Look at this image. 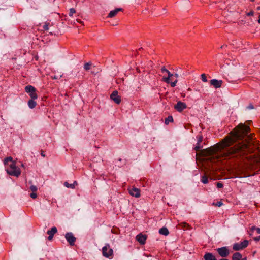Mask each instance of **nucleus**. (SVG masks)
I'll list each match as a JSON object with an SVG mask.
<instances>
[{
    "label": "nucleus",
    "instance_id": "1",
    "mask_svg": "<svg viewBox=\"0 0 260 260\" xmlns=\"http://www.w3.org/2000/svg\"><path fill=\"white\" fill-rule=\"evenodd\" d=\"M249 132L248 126L240 123L230 133V136L222 140L220 146L214 145L202 149L197 155L205 157L208 163H215L219 159L218 151L220 149H223L228 155L233 157L244 154L248 149Z\"/></svg>",
    "mask_w": 260,
    "mask_h": 260
},
{
    "label": "nucleus",
    "instance_id": "2",
    "mask_svg": "<svg viewBox=\"0 0 260 260\" xmlns=\"http://www.w3.org/2000/svg\"><path fill=\"white\" fill-rule=\"evenodd\" d=\"M4 162L5 165L7 166L6 171L9 175L16 177H18L20 175L21 171L16 166V163L13 161L12 157H6L4 159Z\"/></svg>",
    "mask_w": 260,
    "mask_h": 260
},
{
    "label": "nucleus",
    "instance_id": "3",
    "mask_svg": "<svg viewBox=\"0 0 260 260\" xmlns=\"http://www.w3.org/2000/svg\"><path fill=\"white\" fill-rule=\"evenodd\" d=\"M25 90L32 99H37L38 98L37 94L36 93V88L31 85H27L25 88Z\"/></svg>",
    "mask_w": 260,
    "mask_h": 260
},
{
    "label": "nucleus",
    "instance_id": "4",
    "mask_svg": "<svg viewBox=\"0 0 260 260\" xmlns=\"http://www.w3.org/2000/svg\"><path fill=\"white\" fill-rule=\"evenodd\" d=\"M248 244V241L247 240H244L242 242L239 243H236L233 245V249L235 251H239L246 248Z\"/></svg>",
    "mask_w": 260,
    "mask_h": 260
},
{
    "label": "nucleus",
    "instance_id": "5",
    "mask_svg": "<svg viewBox=\"0 0 260 260\" xmlns=\"http://www.w3.org/2000/svg\"><path fill=\"white\" fill-rule=\"evenodd\" d=\"M216 250L219 255L223 258L228 257L230 254L229 250L227 247L218 248Z\"/></svg>",
    "mask_w": 260,
    "mask_h": 260
},
{
    "label": "nucleus",
    "instance_id": "6",
    "mask_svg": "<svg viewBox=\"0 0 260 260\" xmlns=\"http://www.w3.org/2000/svg\"><path fill=\"white\" fill-rule=\"evenodd\" d=\"M102 253L104 256L109 257L113 254V250L110 248L108 244L105 245L102 248Z\"/></svg>",
    "mask_w": 260,
    "mask_h": 260
},
{
    "label": "nucleus",
    "instance_id": "7",
    "mask_svg": "<svg viewBox=\"0 0 260 260\" xmlns=\"http://www.w3.org/2000/svg\"><path fill=\"white\" fill-rule=\"evenodd\" d=\"M65 238L67 241L69 243L70 245L73 246L76 240V238L71 232L67 233L65 235Z\"/></svg>",
    "mask_w": 260,
    "mask_h": 260
},
{
    "label": "nucleus",
    "instance_id": "8",
    "mask_svg": "<svg viewBox=\"0 0 260 260\" xmlns=\"http://www.w3.org/2000/svg\"><path fill=\"white\" fill-rule=\"evenodd\" d=\"M110 98L116 104H119L121 102L120 97L118 95L117 90H114L112 92L110 95Z\"/></svg>",
    "mask_w": 260,
    "mask_h": 260
},
{
    "label": "nucleus",
    "instance_id": "9",
    "mask_svg": "<svg viewBox=\"0 0 260 260\" xmlns=\"http://www.w3.org/2000/svg\"><path fill=\"white\" fill-rule=\"evenodd\" d=\"M185 103L181 101H178L177 104L174 106V108L178 112H181L183 110L186 108Z\"/></svg>",
    "mask_w": 260,
    "mask_h": 260
},
{
    "label": "nucleus",
    "instance_id": "10",
    "mask_svg": "<svg viewBox=\"0 0 260 260\" xmlns=\"http://www.w3.org/2000/svg\"><path fill=\"white\" fill-rule=\"evenodd\" d=\"M197 138L198 139V142L196 147L194 148V149L198 151L203 147V145H201V143L203 141V137L202 135H199L197 136Z\"/></svg>",
    "mask_w": 260,
    "mask_h": 260
},
{
    "label": "nucleus",
    "instance_id": "11",
    "mask_svg": "<svg viewBox=\"0 0 260 260\" xmlns=\"http://www.w3.org/2000/svg\"><path fill=\"white\" fill-rule=\"evenodd\" d=\"M129 193L131 196L136 198H139L140 196V189L136 187H133L132 189H129Z\"/></svg>",
    "mask_w": 260,
    "mask_h": 260
},
{
    "label": "nucleus",
    "instance_id": "12",
    "mask_svg": "<svg viewBox=\"0 0 260 260\" xmlns=\"http://www.w3.org/2000/svg\"><path fill=\"white\" fill-rule=\"evenodd\" d=\"M136 239L141 245H144L146 242L147 236L145 235L139 234L136 236Z\"/></svg>",
    "mask_w": 260,
    "mask_h": 260
},
{
    "label": "nucleus",
    "instance_id": "13",
    "mask_svg": "<svg viewBox=\"0 0 260 260\" xmlns=\"http://www.w3.org/2000/svg\"><path fill=\"white\" fill-rule=\"evenodd\" d=\"M223 83L222 80H218L217 79H212L210 81L211 85L213 86L215 88H220Z\"/></svg>",
    "mask_w": 260,
    "mask_h": 260
},
{
    "label": "nucleus",
    "instance_id": "14",
    "mask_svg": "<svg viewBox=\"0 0 260 260\" xmlns=\"http://www.w3.org/2000/svg\"><path fill=\"white\" fill-rule=\"evenodd\" d=\"M57 232V228L55 226L52 227L50 230L47 232V234L49 235L48 240L50 241L52 239L53 235Z\"/></svg>",
    "mask_w": 260,
    "mask_h": 260
},
{
    "label": "nucleus",
    "instance_id": "15",
    "mask_svg": "<svg viewBox=\"0 0 260 260\" xmlns=\"http://www.w3.org/2000/svg\"><path fill=\"white\" fill-rule=\"evenodd\" d=\"M204 258L205 260H217L214 255L211 253H206L204 256Z\"/></svg>",
    "mask_w": 260,
    "mask_h": 260
},
{
    "label": "nucleus",
    "instance_id": "16",
    "mask_svg": "<svg viewBox=\"0 0 260 260\" xmlns=\"http://www.w3.org/2000/svg\"><path fill=\"white\" fill-rule=\"evenodd\" d=\"M121 10L122 9L121 8H116L114 10L111 11L109 13L108 17H113L115 16L117 14V13Z\"/></svg>",
    "mask_w": 260,
    "mask_h": 260
},
{
    "label": "nucleus",
    "instance_id": "17",
    "mask_svg": "<svg viewBox=\"0 0 260 260\" xmlns=\"http://www.w3.org/2000/svg\"><path fill=\"white\" fill-rule=\"evenodd\" d=\"M159 233L165 236H167L169 234V232L168 230V229L166 227H162L159 230Z\"/></svg>",
    "mask_w": 260,
    "mask_h": 260
},
{
    "label": "nucleus",
    "instance_id": "18",
    "mask_svg": "<svg viewBox=\"0 0 260 260\" xmlns=\"http://www.w3.org/2000/svg\"><path fill=\"white\" fill-rule=\"evenodd\" d=\"M167 74H168L167 77H163V81L167 83H170V79L171 77H172L173 76V74H171L169 71L168 72Z\"/></svg>",
    "mask_w": 260,
    "mask_h": 260
},
{
    "label": "nucleus",
    "instance_id": "19",
    "mask_svg": "<svg viewBox=\"0 0 260 260\" xmlns=\"http://www.w3.org/2000/svg\"><path fill=\"white\" fill-rule=\"evenodd\" d=\"M242 257V255L239 252H236L232 256V260H241Z\"/></svg>",
    "mask_w": 260,
    "mask_h": 260
},
{
    "label": "nucleus",
    "instance_id": "20",
    "mask_svg": "<svg viewBox=\"0 0 260 260\" xmlns=\"http://www.w3.org/2000/svg\"><path fill=\"white\" fill-rule=\"evenodd\" d=\"M34 100L35 99H31L30 100L28 101V107L30 108V109H33L35 107V106H36L37 105V103L35 101H34Z\"/></svg>",
    "mask_w": 260,
    "mask_h": 260
},
{
    "label": "nucleus",
    "instance_id": "21",
    "mask_svg": "<svg viewBox=\"0 0 260 260\" xmlns=\"http://www.w3.org/2000/svg\"><path fill=\"white\" fill-rule=\"evenodd\" d=\"M173 120V117L172 116H169L167 118L165 119V123L166 124H168L170 122H172Z\"/></svg>",
    "mask_w": 260,
    "mask_h": 260
},
{
    "label": "nucleus",
    "instance_id": "22",
    "mask_svg": "<svg viewBox=\"0 0 260 260\" xmlns=\"http://www.w3.org/2000/svg\"><path fill=\"white\" fill-rule=\"evenodd\" d=\"M63 185L64 186H66L67 188H70L72 189H74V184H70L68 182L66 181L64 182Z\"/></svg>",
    "mask_w": 260,
    "mask_h": 260
},
{
    "label": "nucleus",
    "instance_id": "23",
    "mask_svg": "<svg viewBox=\"0 0 260 260\" xmlns=\"http://www.w3.org/2000/svg\"><path fill=\"white\" fill-rule=\"evenodd\" d=\"M250 231L252 232L255 231L257 234H260V228H256L255 226H253L251 228Z\"/></svg>",
    "mask_w": 260,
    "mask_h": 260
},
{
    "label": "nucleus",
    "instance_id": "24",
    "mask_svg": "<svg viewBox=\"0 0 260 260\" xmlns=\"http://www.w3.org/2000/svg\"><path fill=\"white\" fill-rule=\"evenodd\" d=\"M91 66V62H87V63H85L84 64V69L86 71H88V70H89L90 69Z\"/></svg>",
    "mask_w": 260,
    "mask_h": 260
},
{
    "label": "nucleus",
    "instance_id": "25",
    "mask_svg": "<svg viewBox=\"0 0 260 260\" xmlns=\"http://www.w3.org/2000/svg\"><path fill=\"white\" fill-rule=\"evenodd\" d=\"M202 182L204 184H207L208 182V179L207 176L204 175L202 177Z\"/></svg>",
    "mask_w": 260,
    "mask_h": 260
},
{
    "label": "nucleus",
    "instance_id": "26",
    "mask_svg": "<svg viewBox=\"0 0 260 260\" xmlns=\"http://www.w3.org/2000/svg\"><path fill=\"white\" fill-rule=\"evenodd\" d=\"M201 79L203 82H206L208 81L207 76L205 74H202L201 75Z\"/></svg>",
    "mask_w": 260,
    "mask_h": 260
},
{
    "label": "nucleus",
    "instance_id": "27",
    "mask_svg": "<svg viewBox=\"0 0 260 260\" xmlns=\"http://www.w3.org/2000/svg\"><path fill=\"white\" fill-rule=\"evenodd\" d=\"M76 13V10L74 8H71L69 12V16L72 17L73 15Z\"/></svg>",
    "mask_w": 260,
    "mask_h": 260
},
{
    "label": "nucleus",
    "instance_id": "28",
    "mask_svg": "<svg viewBox=\"0 0 260 260\" xmlns=\"http://www.w3.org/2000/svg\"><path fill=\"white\" fill-rule=\"evenodd\" d=\"M30 190L32 192H36L37 190V187L35 185H31V186L30 187Z\"/></svg>",
    "mask_w": 260,
    "mask_h": 260
},
{
    "label": "nucleus",
    "instance_id": "29",
    "mask_svg": "<svg viewBox=\"0 0 260 260\" xmlns=\"http://www.w3.org/2000/svg\"><path fill=\"white\" fill-rule=\"evenodd\" d=\"M214 204L216 206L220 207L223 205V203L222 202V201H218L216 203H214Z\"/></svg>",
    "mask_w": 260,
    "mask_h": 260
},
{
    "label": "nucleus",
    "instance_id": "30",
    "mask_svg": "<svg viewBox=\"0 0 260 260\" xmlns=\"http://www.w3.org/2000/svg\"><path fill=\"white\" fill-rule=\"evenodd\" d=\"M177 80H175L174 82H170V85L171 86V87H175L176 85V83H177Z\"/></svg>",
    "mask_w": 260,
    "mask_h": 260
},
{
    "label": "nucleus",
    "instance_id": "31",
    "mask_svg": "<svg viewBox=\"0 0 260 260\" xmlns=\"http://www.w3.org/2000/svg\"><path fill=\"white\" fill-rule=\"evenodd\" d=\"M217 187L218 188H222L223 187V185L221 182H217Z\"/></svg>",
    "mask_w": 260,
    "mask_h": 260
},
{
    "label": "nucleus",
    "instance_id": "32",
    "mask_svg": "<svg viewBox=\"0 0 260 260\" xmlns=\"http://www.w3.org/2000/svg\"><path fill=\"white\" fill-rule=\"evenodd\" d=\"M30 196L32 199H36L37 198V194H36V192H32V193H30Z\"/></svg>",
    "mask_w": 260,
    "mask_h": 260
},
{
    "label": "nucleus",
    "instance_id": "33",
    "mask_svg": "<svg viewBox=\"0 0 260 260\" xmlns=\"http://www.w3.org/2000/svg\"><path fill=\"white\" fill-rule=\"evenodd\" d=\"M43 28L44 30H48L49 29L48 25L45 23L44 25H43Z\"/></svg>",
    "mask_w": 260,
    "mask_h": 260
},
{
    "label": "nucleus",
    "instance_id": "34",
    "mask_svg": "<svg viewBox=\"0 0 260 260\" xmlns=\"http://www.w3.org/2000/svg\"><path fill=\"white\" fill-rule=\"evenodd\" d=\"M161 72H162V73H165V72H166V73H168V72L169 71L167 69H166L165 68V67H162V68H161Z\"/></svg>",
    "mask_w": 260,
    "mask_h": 260
},
{
    "label": "nucleus",
    "instance_id": "35",
    "mask_svg": "<svg viewBox=\"0 0 260 260\" xmlns=\"http://www.w3.org/2000/svg\"><path fill=\"white\" fill-rule=\"evenodd\" d=\"M253 14H254V12H253V11H252V10H251L250 12H249L247 13L246 14V15H247V16H252V15H253Z\"/></svg>",
    "mask_w": 260,
    "mask_h": 260
},
{
    "label": "nucleus",
    "instance_id": "36",
    "mask_svg": "<svg viewBox=\"0 0 260 260\" xmlns=\"http://www.w3.org/2000/svg\"><path fill=\"white\" fill-rule=\"evenodd\" d=\"M254 240L255 241H258L260 240V236L254 238Z\"/></svg>",
    "mask_w": 260,
    "mask_h": 260
},
{
    "label": "nucleus",
    "instance_id": "37",
    "mask_svg": "<svg viewBox=\"0 0 260 260\" xmlns=\"http://www.w3.org/2000/svg\"><path fill=\"white\" fill-rule=\"evenodd\" d=\"M247 109H252L254 108L253 107V106L252 105H249L247 107Z\"/></svg>",
    "mask_w": 260,
    "mask_h": 260
},
{
    "label": "nucleus",
    "instance_id": "38",
    "mask_svg": "<svg viewBox=\"0 0 260 260\" xmlns=\"http://www.w3.org/2000/svg\"><path fill=\"white\" fill-rule=\"evenodd\" d=\"M72 184H74V188H75V186L76 185H77L78 183H77V182L75 181L73 183H72Z\"/></svg>",
    "mask_w": 260,
    "mask_h": 260
},
{
    "label": "nucleus",
    "instance_id": "39",
    "mask_svg": "<svg viewBox=\"0 0 260 260\" xmlns=\"http://www.w3.org/2000/svg\"><path fill=\"white\" fill-rule=\"evenodd\" d=\"M41 155L43 157H45V156L43 151H42V150L41 151Z\"/></svg>",
    "mask_w": 260,
    "mask_h": 260
},
{
    "label": "nucleus",
    "instance_id": "40",
    "mask_svg": "<svg viewBox=\"0 0 260 260\" xmlns=\"http://www.w3.org/2000/svg\"><path fill=\"white\" fill-rule=\"evenodd\" d=\"M250 176V175H246V174L244 173L243 177H248V176Z\"/></svg>",
    "mask_w": 260,
    "mask_h": 260
},
{
    "label": "nucleus",
    "instance_id": "41",
    "mask_svg": "<svg viewBox=\"0 0 260 260\" xmlns=\"http://www.w3.org/2000/svg\"><path fill=\"white\" fill-rule=\"evenodd\" d=\"M173 76H174L176 78H178L179 77V75L177 73H175L174 75L173 74Z\"/></svg>",
    "mask_w": 260,
    "mask_h": 260
},
{
    "label": "nucleus",
    "instance_id": "42",
    "mask_svg": "<svg viewBox=\"0 0 260 260\" xmlns=\"http://www.w3.org/2000/svg\"><path fill=\"white\" fill-rule=\"evenodd\" d=\"M258 18H259V19H258V21H258V23H260V14H259Z\"/></svg>",
    "mask_w": 260,
    "mask_h": 260
},
{
    "label": "nucleus",
    "instance_id": "43",
    "mask_svg": "<svg viewBox=\"0 0 260 260\" xmlns=\"http://www.w3.org/2000/svg\"><path fill=\"white\" fill-rule=\"evenodd\" d=\"M241 260H247L246 257H244L243 258H241Z\"/></svg>",
    "mask_w": 260,
    "mask_h": 260
},
{
    "label": "nucleus",
    "instance_id": "44",
    "mask_svg": "<svg viewBox=\"0 0 260 260\" xmlns=\"http://www.w3.org/2000/svg\"><path fill=\"white\" fill-rule=\"evenodd\" d=\"M256 10L258 11L260 10V6L257 7Z\"/></svg>",
    "mask_w": 260,
    "mask_h": 260
},
{
    "label": "nucleus",
    "instance_id": "45",
    "mask_svg": "<svg viewBox=\"0 0 260 260\" xmlns=\"http://www.w3.org/2000/svg\"><path fill=\"white\" fill-rule=\"evenodd\" d=\"M220 260H229L226 258H222V259H220Z\"/></svg>",
    "mask_w": 260,
    "mask_h": 260
},
{
    "label": "nucleus",
    "instance_id": "46",
    "mask_svg": "<svg viewBox=\"0 0 260 260\" xmlns=\"http://www.w3.org/2000/svg\"><path fill=\"white\" fill-rule=\"evenodd\" d=\"M118 161H121V158H119V159H118Z\"/></svg>",
    "mask_w": 260,
    "mask_h": 260
},
{
    "label": "nucleus",
    "instance_id": "47",
    "mask_svg": "<svg viewBox=\"0 0 260 260\" xmlns=\"http://www.w3.org/2000/svg\"><path fill=\"white\" fill-rule=\"evenodd\" d=\"M188 90L190 91V90H191V89H190V88H188Z\"/></svg>",
    "mask_w": 260,
    "mask_h": 260
},
{
    "label": "nucleus",
    "instance_id": "48",
    "mask_svg": "<svg viewBox=\"0 0 260 260\" xmlns=\"http://www.w3.org/2000/svg\"><path fill=\"white\" fill-rule=\"evenodd\" d=\"M250 122H251V121H248V123H250Z\"/></svg>",
    "mask_w": 260,
    "mask_h": 260
},
{
    "label": "nucleus",
    "instance_id": "49",
    "mask_svg": "<svg viewBox=\"0 0 260 260\" xmlns=\"http://www.w3.org/2000/svg\"><path fill=\"white\" fill-rule=\"evenodd\" d=\"M251 2H253L254 0H250Z\"/></svg>",
    "mask_w": 260,
    "mask_h": 260
}]
</instances>
